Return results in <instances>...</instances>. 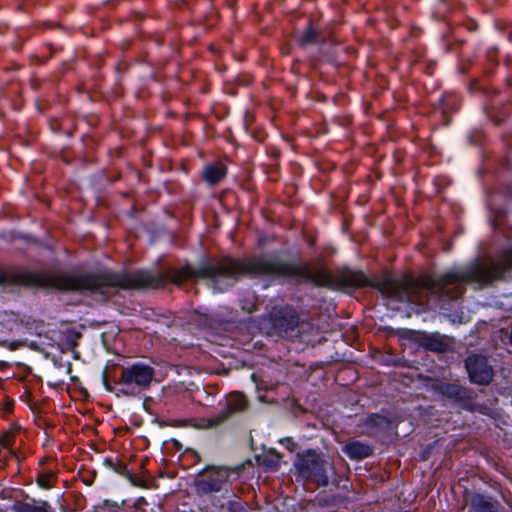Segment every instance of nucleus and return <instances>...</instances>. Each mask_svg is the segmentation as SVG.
<instances>
[{
  "label": "nucleus",
  "instance_id": "obj_1",
  "mask_svg": "<svg viewBox=\"0 0 512 512\" xmlns=\"http://www.w3.org/2000/svg\"><path fill=\"white\" fill-rule=\"evenodd\" d=\"M270 276L286 278L295 283L312 282L316 286L351 293L358 288L372 287L383 297L414 305L415 313L423 312V277L415 279L404 276L396 279L386 272L381 277L370 279L360 271L342 268L335 273L322 269L285 262L276 253L265 254L247 260L225 256L177 268L167 266L156 273L148 270L132 272L78 271H25L22 286L58 292H75L86 296H99L106 300L118 289H158L166 283L181 286L186 280H204L214 291L223 292L244 276Z\"/></svg>",
  "mask_w": 512,
  "mask_h": 512
},
{
  "label": "nucleus",
  "instance_id": "obj_2",
  "mask_svg": "<svg viewBox=\"0 0 512 512\" xmlns=\"http://www.w3.org/2000/svg\"><path fill=\"white\" fill-rule=\"evenodd\" d=\"M250 408L248 397L240 392L233 391L225 395L220 402V410L211 417L191 420V426L197 429H218L232 421L237 415L245 413Z\"/></svg>",
  "mask_w": 512,
  "mask_h": 512
},
{
  "label": "nucleus",
  "instance_id": "obj_3",
  "mask_svg": "<svg viewBox=\"0 0 512 512\" xmlns=\"http://www.w3.org/2000/svg\"><path fill=\"white\" fill-rule=\"evenodd\" d=\"M421 379L427 389L434 391L464 410L469 412L479 410V405L475 403L478 393L474 389L458 382H447L430 376H423Z\"/></svg>",
  "mask_w": 512,
  "mask_h": 512
},
{
  "label": "nucleus",
  "instance_id": "obj_4",
  "mask_svg": "<svg viewBox=\"0 0 512 512\" xmlns=\"http://www.w3.org/2000/svg\"><path fill=\"white\" fill-rule=\"evenodd\" d=\"M294 466L302 478L312 481L318 486L329 484L327 472L329 463L322 459L315 450L309 449L303 453H297Z\"/></svg>",
  "mask_w": 512,
  "mask_h": 512
},
{
  "label": "nucleus",
  "instance_id": "obj_5",
  "mask_svg": "<svg viewBox=\"0 0 512 512\" xmlns=\"http://www.w3.org/2000/svg\"><path fill=\"white\" fill-rule=\"evenodd\" d=\"M270 323L274 332L282 337H292L295 332H305L310 327V324L300 319L298 313L289 306L274 308L270 313Z\"/></svg>",
  "mask_w": 512,
  "mask_h": 512
},
{
  "label": "nucleus",
  "instance_id": "obj_6",
  "mask_svg": "<svg viewBox=\"0 0 512 512\" xmlns=\"http://www.w3.org/2000/svg\"><path fill=\"white\" fill-rule=\"evenodd\" d=\"M230 470L223 466H207L199 472L194 480L198 495L220 492L227 485Z\"/></svg>",
  "mask_w": 512,
  "mask_h": 512
},
{
  "label": "nucleus",
  "instance_id": "obj_7",
  "mask_svg": "<svg viewBox=\"0 0 512 512\" xmlns=\"http://www.w3.org/2000/svg\"><path fill=\"white\" fill-rule=\"evenodd\" d=\"M464 368L471 383L488 386L494 379L495 372L487 356L470 353L464 360Z\"/></svg>",
  "mask_w": 512,
  "mask_h": 512
},
{
  "label": "nucleus",
  "instance_id": "obj_8",
  "mask_svg": "<svg viewBox=\"0 0 512 512\" xmlns=\"http://www.w3.org/2000/svg\"><path fill=\"white\" fill-rule=\"evenodd\" d=\"M463 509L468 512H502L503 505L494 497L465 489L462 495Z\"/></svg>",
  "mask_w": 512,
  "mask_h": 512
},
{
  "label": "nucleus",
  "instance_id": "obj_9",
  "mask_svg": "<svg viewBox=\"0 0 512 512\" xmlns=\"http://www.w3.org/2000/svg\"><path fill=\"white\" fill-rule=\"evenodd\" d=\"M414 341L427 351L434 353H446L454 349V338L442 335L438 332L427 333L418 331L415 333Z\"/></svg>",
  "mask_w": 512,
  "mask_h": 512
},
{
  "label": "nucleus",
  "instance_id": "obj_10",
  "mask_svg": "<svg viewBox=\"0 0 512 512\" xmlns=\"http://www.w3.org/2000/svg\"><path fill=\"white\" fill-rule=\"evenodd\" d=\"M154 377V369L148 365L134 364L130 367H122L119 383L124 385L136 384L138 392L147 388Z\"/></svg>",
  "mask_w": 512,
  "mask_h": 512
},
{
  "label": "nucleus",
  "instance_id": "obj_11",
  "mask_svg": "<svg viewBox=\"0 0 512 512\" xmlns=\"http://www.w3.org/2000/svg\"><path fill=\"white\" fill-rule=\"evenodd\" d=\"M343 452L353 460H362L371 456L374 449L371 445L361 441H350L343 447Z\"/></svg>",
  "mask_w": 512,
  "mask_h": 512
},
{
  "label": "nucleus",
  "instance_id": "obj_12",
  "mask_svg": "<svg viewBox=\"0 0 512 512\" xmlns=\"http://www.w3.org/2000/svg\"><path fill=\"white\" fill-rule=\"evenodd\" d=\"M12 509L14 512H53L48 502L35 499H31L30 502L16 501Z\"/></svg>",
  "mask_w": 512,
  "mask_h": 512
},
{
  "label": "nucleus",
  "instance_id": "obj_13",
  "mask_svg": "<svg viewBox=\"0 0 512 512\" xmlns=\"http://www.w3.org/2000/svg\"><path fill=\"white\" fill-rule=\"evenodd\" d=\"M225 175L226 167L221 163L206 166L202 173L203 179L211 185L219 183Z\"/></svg>",
  "mask_w": 512,
  "mask_h": 512
},
{
  "label": "nucleus",
  "instance_id": "obj_14",
  "mask_svg": "<svg viewBox=\"0 0 512 512\" xmlns=\"http://www.w3.org/2000/svg\"><path fill=\"white\" fill-rule=\"evenodd\" d=\"M365 424L379 431H387L391 428L392 422L389 418L380 414H371L367 417Z\"/></svg>",
  "mask_w": 512,
  "mask_h": 512
},
{
  "label": "nucleus",
  "instance_id": "obj_15",
  "mask_svg": "<svg viewBox=\"0 0 512 512\" xmlns=\"http://www.w3.org/2000/svg\"><path fill=\"white\" fill-rule=\"evenodd\" d=\"M104 464L113 469L118 474L127 477L132 482V484L139 485L134 475L127 469L124 463L118 461L117 459L114 460L112 458H106L104 460Z\"/></svg>",
  "mask_w": 512,
  "mask_h": 512
},
{
  "label": "nucleus",
  "instance_id": "obj_16",
  "mask_svg": "<svg viewBox=\"0 0 512 512\" xmlns=\"http://www.w3.org/2000/svg\"><path fill=\"white\" fill-rule=\"evenodd\" d=\"M281 454L275 449H269L268 452L263 456L261 465L269 469H277L280 464Z\"/></svg>",
  "mask_w": 512,
  "mask_h": 512
},
{
  "label": "nucleus",
  "instance_id": "obj_17",
  "mask_svg": "<svg viewBox=\"0 0 512 512\" xmlns=\"http://www.w3.org/2000/svg\"><path fill=\"white\" fill-rule=\"evenodd\" d=\"M318 37V31L312 26V24H309L299 39V43L302 47H306L307 45L315 44L318 41Z\"/></svg>",
  "mask_w": 512,
  "mask_h": 512
},
{
  "label": "nucleus",
  "instance_id": "obj_18",
  "mask_svg": "<svg viewBox=\"0 0 512 512\" xmlns=\"http://www.w3.org/2000/svg\"><path fill=\"white\" fill-rule=\"evenodd\" d=\"M257 296L251 294L248 298L241 300V308L247 313H253L257 309Z\"/></svg>",
  "mask_w": 512,
  "mask_h": 512
},
{
  "label": "nucleus",
  "instance_id": "obj_19",
  "mask_svg": "<svg viewBox=\"0 0 512 512\" xmlns=\"http://www.w3.org/2000/svg\"><path fill=\"white\" fill-rule=\"evenodd\" d=\"M55 480V476L53 473H41L37 477V483L40 487L48 489L53 485V481Z\"/></svg>",
  "mask_w": 512,
  "mask_h": 512
},
{
  "label": "nucleus",
  "instance_id": "obj_20",
  "mask_svg": "<svg viewBox=\"0 0 512 512\" xmlns=\"http://www.w3.org/2000/svg\"><path fill=\"white\" fill-rule=\"evenodd\" d=\"M227 509L229 512H246L244 504L239 499L229 501Z\"/></svg>",
  "mask_w": 512,
  "mask_h": 512
},
{
  "label": "nucleus",
  "instance_id": "obj_21",
  "mask_svg": "<svg viewBox=\"0 0 512 512\" xmlns=\"http://www.w3.org/2000/svg\"><path fill=\"white\" fill-rule=\"evenodd\" d=\"M12 440L13 434L10 432H6L4 435L0 437V444L5 448H9L10 446H12Z\"/></svg>",
  "mask_w": 512,
  "mask_h": 512
},
{
  "label": "nucleus",
  "instance_id": "obj_22",
  "mask_svg": "<svg viewBox=\"0 0 512 512\" xmlns=\"http://www.w3.org/2000/svg\"><path fill=\"white\" fill-rule=\"evenodd\" d=\"M280 442L290 452H294L297 448V444L292 440V438H284Z\"/></svg>",
  "mask_w": 512,
  "mask_h": 512
},
{
  "label": "nucleus",
  "instance_id": "obj_23",
  "mask_svg": "<svg viewBox=\"0 0 512 512\" xmlns=\"http://www.w3.org/2000/svg\"><path fill=\"white\" fill-rule=\"evenodd\" d=\"M80 337H81V333L80 332H76V331H69L68 334H67V340H68V342L72 346H76L77 345V340Z\"/></svg>",
  "mask_w": 512,
  "mask_h": 512
},
{
  "label": "nucleus",
  "instance_id": "obj_24",
  "mask_svg": "<svg viewBox=\"0 0 512 512\" xmlns=\"http://www.w3.org/2000/svg\"><path fill=\"white\" fill-rule=\"evenodd\" d=\"M138 393V391H136L135 388H132V389H121L118 391V393L116 394L118 397L120 396V394H123V395H136Z\"/></svg>",
  "mask_w": 512,
  "mask_h": 512
},
{
  "label": "nucleus",
  "instance_id": "obj_25",
  "mask_svg": "<svg viewBox=\"0 0 512 512\" xmlns=\"http://www.w3.org/2000/svg\"><path fill=\"white\" fill-rule=\"evenodd\" d=\"M103 383L105 385V388L108 390V391H113V386L109 383V380H108V376H107V371L105 370L103 372Z\"/></svg>",
  "mask_w": 512,
  "mask_h": 512
},
{
  "label": "nucleus",
  "instance_id": "obj_26",
  "mask_svg": "<svg viewBox=\"0 0 512 512\" xmlns=\"http://www.w3.org/2000/svg\"><path fill=\"white\" fill-rule=\"evenodd\" d=\"M152 399L150 397H147L143 402V407L145 410H148L149 402H151Z\"/></svg>",
  "mask_w": 512,
  "mask_h": 512
},
{
  "label": "nucleus",
  "instance_id": "obj_27",
  "mask_svg": "<svg viewBox=\"0 0 512 512\" xmlns=\"http://www.w3.org/2000/svg\"><path fill=\"white\" fill-rule=\"evenodd\" d=\"M142 504H146V500L144 498H139L136 502V507H140Z\"/></svg>",
  "mask_w": 512,
  "mask_h": 512
},
{
  "label": "nucleus",
  "instance_id": "obj_28",
  "mask_svg": "<svg viewBox=\"0 0 512 512\" xmlns=\"http://www.w3.org/2000/svg\"><path fill=\"white\" fill-rule=\"evenodd\" d=\"M510 328H511V331H510V336H509V343L512 345V323L510 324Z\"/></svg>",
  "mask_w": 512,
  "mask_h": 512
},
{
  "label": "nucleus",
  "instance_id": "obj_29",
  "mask_svg": "<svg viewBox=\"0 0 512 512\" xmlns=\"http://www.w3.org/2000/svg\"><path fill=\"white\" fill-rule=\"evenodd\" d=\"M31 82H32V86H33V88H34V89H37V87H38V83H37V81H36V80H32Z\"/></svg>",
  "mask_w": 512,
  "mask_h": 512
},
{
  "label": "nucleus",
  "instance_id": "obj_30",
  "mask_svg": "<svg viewBox=\"0 0 512 512\" xmlns=\"http://www.w3.org/2000/svg\"><path fill=\"white\" fill-rule=\"evenodd\" d=\"M12 407H13V401L9 405H7V410L11 411Z\"/></svg>",
  "mask_w": 512,
  "mask_h": 512
},
{
  "label": "nucleus",
  "instance_id": "obj_31",
  "mask_svg": "<svg viewBox=\"0 0 512 512\" xmlns=\"http://www.w3.org/2000/svg\"><path fill=\"white\" fill-rule=\"evenodd\" d=\"M17 346H18V345H17L16 343H13V344H11L10 349H11V350H14V349H16V348H17Z\"/></svg>",
  "mask_w": 512,
  "mask_h": 512
},
{
  "label": "nucleus",
  "instance_id": "obj_32",
  "mask_svg": "<svg viewBox=\"0 0 512 512\" xmlns=\"http://www.w3.org/2000/svg\"><path fill=\"white\" fill-rule=\"evenodd\" d=\"M84 482H85L87 485H91V484H92V481H90V479L84 480Z\"/></svg>",
  "mask_w": 512,
  "mask_h": 512
},
{
  "label": "nucleus",
  "instance_id": "obj_33",
  "mask_svg": "<svg viewBox=\"0 0 512 512\" xmlns=\"http://www.w3.org/2000/svg\"><path fill=\"white\" fill-rule=\"evenodd\" d=\"M84 482H85L87 485H91V484H92V481H90V479L84 480Z\"/></svg>",
  "mask_w": 512,
  "mask_h": 512
}]
</instances>
